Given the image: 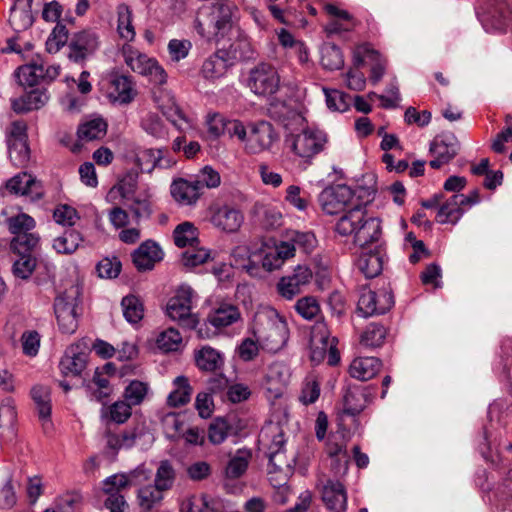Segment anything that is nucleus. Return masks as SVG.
<instances>
[{"mask_svg": "<svg viewBox=\"0 0 512 512\" xmlns=\"http://www.w3.org/2000/svg\"><path fill=\"white\" fill-rule=\"evenodd\" d=\"M315 244L316 239L313 234L292 231L287 233L286 240L268 239L264 241L257 255L262 268L267 272H272L280 269L287 260L293 258L297 248L309 253L314 249Z\"/></svg>", "mask_w": 512, "mask_h": 512, "instance_id": "1", "label": "nucleus"}, {"mask_svg": "<svg viewBox=\"0 0 512 512\" xmlns=\"http://www.w3.org/2000/svg\"><path fill=\"white\" fill-rule=\"evenodd\" d=\"M233 5L218 3L201 7L195 19L197 33L207 41L219 43L228 38L234 30Z\"/></svg>", "mask_w": 512, "mask_h": 512, "instance_id": "2", "label": "nucleus"}, {"mask_svg": "<svg viewBox=\"0 0 512 512\" xmlns=\"http://www.w3.org/2000/svg\"><path fill=\"white\" fill-rule=\"evenodd\" d=\"M255 321V334L263 350L276 353L285 347L289 339V328L284 315L268 307L257 313Z\"/></svg>", "mask_w": 512, "mask_h": 512, "instance_id": "3", "label": "nucleus"}, {"mask_svg": "<svg viewBox=\"0 0 512 512\" xmlns=\"http://www.w3.org/2000/svg\"><path fill=\"white\" fill-rule=\"evenodd\" d=\"M232 132L244 153L257 155L269 150L277 140V134L269 122L250 123L247 127L241 121L232 127Z\"/></svg>", "mask_w": 512, "mask_h": 512, "instance_id": "4", "label": "nucleus"}, {"mask_svg": "<svg viewBox=\"0 0 512 512\" xmlns=\"http://www.w3.org/2000/svg\"><path fill=\"white\" fill-rule=\"evenodd\" d=\"M80 288L77 285H71L54 302V312L59 329L64 334H73L79 323V317L82 313Z\"/></svg>", "mask_w": 512, "mask_h": 512, "instance_id": "5", "label": "nucleus"}, {"mask_svg": "<svg viewBox=\"0 0 512 512\" xmlns=\"http://www.w3.org/2000/svg\"><path fill=\"white\" fill-rule=\"evenodd\" d=\"M120 53L125 64L133 72L148 77L154 85L166 84L168 75L157 59L140 52L131 43H124Z\"/></svg>", "mask_w": 512, "mask_h": 512, "instance_id": "6", "label": "nucleus"}, {"mask_svg": "<svg viewBox=\"0 0 512 512\" xmlns=\"http://www.w3.org/2000/svg\"><path fill=\"white\" fill-rule=\"evenodd\" d=\"M100 90L110 103L119 105L130 104L138 95L133 77L116 69L102 78Z\"/></svg>", "mask_w": 512, "mask_h": 512, "instance_id": "7", "label": "nucleus"}, {"mask_svg": "<svg viewBox=\"0 0 512 512\" xmlns=\"http://www.w3.org/2000/svg\"><path fill=\"white\" fill-rule=\"evenodd\" d=\"M246 84L255 95L268 97L279 91L281 76L273 64L260 62L250 69Z\"/></svg>", "mask_w": 512, "mask_h": 512, "instance_id": "8", "label": "nucleus"}, {"mask_svg": "<svg viewBox=\"0 0 512 512\" xmlns=\"http://www.w3.org/2000/svg\"><path fill=\"white\" fill-rule=\"evenodd\" d=\"M310 358L315 363H320L327 357L330 366H335L340 361L337 349V340L331 337L324 322H317L311 331Z\"/></svg>", "mask_w": 512, "mask_h": 512, "instance_id": "9", "label": "nucleus"}, {"mask_svg": "<svg viewBox=\"0 0 512 512\" xmlns=\"http://www.w3.org/2000/svg\"><path fill=\"white\" fill-rule=\"evenodd\" d=\"M27 130V123L24 120L13 121L7 128L9 158L13 165L19 168L27 167L31 160Z\"/></svg>", "mask_w": 512, "mask_h": 512, "instance_id": "10", "label": "nucleus"}, {"mask_svg": "<svg viewBox=\"0 0 512 512\" xmlns=\"http://www.w3.org/2000/svg\"><path fill=\"white\" fill-rule=\"evenodd\" d=\"M360 202L354 190L347 185H335L325 188L319 195V203L324 213L335 215L345 213Z\"/></svg>", "mask_w": 512, "mask_h": 512, "instance_id": "11", "label": "nucleus"}, {"mask_svg": "<svg viewBox=\"0 0 512 512\" xmlns=\"http://www.w3.org/2000/svg\"><path fill=\"white\" fill-rule=\"evenodd\" d=\"M206 219L215 229L224 233H234L240 229L244 215L234 205L215 202L207 208Z\"/></svg>", "mask_w": 512, "mask_h": 512, "instance_id": "12", "label": "nucleus"}, {"mask_svg": "<svg viewBox=\"0 0 512 512\" xmlns=\"http://www.w3.org/2000/svg\"><path fill=\"white\" fill-rule=\"evenodd\" d=\"M352 62L356 67L369 66V80L376 84L384 76L387 59L369 42L355 45L352 51Z\"/></svg>", "mask_w": 512, "mask_h": 512, "instance_id": "13", "label": "nucleus"}, {"mask_svg": "<svg viewBox=\"0 0 512 512\" xmlns=\"http://www.w3.org/2000/svg\"><path fill=\"white\" fill-rule=\"evenodd\" d=\"M192 298L193 290L190 287H180L166 306V313L170 319L191 329L196 328L198 324L197 315L192 313Z\"/></svg>", "mask_w": 512, "mask_h": 512, "instance_id": "14", "label": "nucleus"}, {"mask_svg": "<svg viewBox=\"0 0 512 512\" xmlns=\"http://www.w3.org/2000/svg\"><path fill=\"white\" fill-rule=\"evenodd\" d=\"M394 305V296L388 287L371 289L363 287L358 299L357 308L365 317L384 314Z\"/></svg>", "mask_w": 512, "mask_h": 512, "instance_id": "15", "label": "nucleus"}, {"mask_svg": "<svg viewBox=\"0 0 512 512\" xmlns=\"http://www.w3.org/2000/svg\"><path fill=\"white\" fill-rule=\"evenodd\" d=\"M326 142V135L322 131L306 128L291 137V149L298 157L309 160L324 150Z\"/></svg>", "mask_w": 512, "mask_h": 512, "instance_id": "16", "label": "nucleus"}, {"mask_svg": "<svg viewBox=\"0 0 512 512\" xmlns=\"http://www.w3.org/2000/svg\"><path fill=\"white\" fill-rule=\"evenodd\" d=\"M323 9L329 17V21L325 26V32L327 34L352 32L360 24V21L357 20L350 12L338 7L337 5L325 4Z\"/></svg>", "mask_w": 512, "mask_h": 512, "instance_id": "17", "label": "nucleus"}, {"mask_svg": "<svg viewBox=\"0 0 512 512\" xmlns=\"http://www.w3.org/2000/svg\"><path fill=\"white\" fill-rule=\"evenodd\" d=\"M312 271L307 266L299 265L292 275L282 277L277 283V292L283 298L291 300L300 293L301 287L312 279Z\"/></svg>", "mask_w": 512, "mask_h": 512, "instance_id": "18", "label": "nucleus"}, {"mask_svg": "<svg viewBox=\"0 0 512 512\" xmlns=\"http://www.w3.org/2000/svg\"><path fill=\"white\" fill-rule=\"evenodd\" d=\"M6 188L11 193L28 196L33 201L40 200L44 196L41 182L26 172L19 173L8 180Z\"/></svg>", "mask_w": 512, "mask_h": 512, "instance_id": "19", "label": "nucleus"}, {"mask_svg": "<svg viewBox=\"0 0 512 512\" xmlns=\"http://www.w3.org/2000/svg\"><path fill=\"white\" fill-rule=\"evenodd\" d=\"M170 193L180 205H194L202 195V182L184 178L175 179L170 186Z\"/></svg>", "mask_w": 512, "mask_h": 512, "instance_id": "20", "label": "nucleus"}, {"mask_svg": "<svg viewBox=\"0 0 512 512\" xmlns=\"http://www.w3.org/2000/svg\"><path fill=\"white\" fill-rule=\"evenodd\" d=\"M99 46L95 33L84 30L73 35L69 43V58L75 62L83 61Z\"/></svg>", "mask_w": 512, "mask_h": 512, "instance_id": "21", "label": "nucleus"}, {"mask_svg": "<svg viewBox=\"0 0 512 512\" xmlns=\"http://www.w3.org/2000/svg\"><path fill=\"white\" fill-rule=\"evenodd\" d=\"M367 215L364 206L358 202L338 219L335 224V232L342 237L353 238Z\"/></svg>", "mask_w": 512, "mask_h": 512, "instance_id": "22", "label": "nucleus"}, {"mask_svg": "<svg viewBox=\"0 0 512 512\" xmlns=\"http://www.w3.org/2000/svg\"><path fill=\"white\" fill-rule=\"evenodd\" d=\"M227 56L228 52L224 49H219L210 55L202 64L200 70L202 77L212 82L224 77L231 66Z\"/></svg>", "mask_w": 512, "mask_h": 512, "instance_id": "23", "label": "nucleus"}, {"mask_svg": "<svg viewBox=\"0 0 512 512\" xmlns=\"http://www.w3.org/2000/svg\"><path fill=\"white\" fill-rule=\"evenodd\" d=\"M154 102L163 115L175 126H179L182 121H186L185 115L176 104L173 95L166 89L161 87L155 89Z\"/></svg>", "mask_w": 512, "mask_h": 512, "instance_id": "24", "label": "nucleus"}, {"mask_svg": "<svg viewBox=\"0 0 512 512\" xmlns=\"http://www.w3.org/2000/svg\"><path fill=\"white\" fill-rule=\"evenodd\" d=\"M161 259L162 250L153 241L143 242L132 254L133 264L139 271L151 270Z\"/></svg>", "mask_w": 512, "mask_h": 512, "instance_id": "25", "label": "nucleus"}, {"mask_svg": "<svg viewBox=\"0 0 512 512\" xmlns=\"http://www.w3.org/2000/svg\"><path fill=\"white\" fill-rule=\"evenodd\" d=\"M221 499L208 494L192 495L186 498L180 506V512H223Z\"/></svg>", "mask_w": 512, "mask_h": 512, "instance_id": "26", "label": "nucleus"}, {"mask_svg": "<svg viewBox=\"0 0 512 512\" xmlns=\"http://www.w3.org/2000/svg\"><path fill=\"white\" fill-rule=\"evenodd\" d=\"M322 500L333 512H343L347 505L345 488L339 481L328 480L322 488Z\"/></svg>", "mask_w": 512, "mask_h": 512, "instance_id": "27", "label": "nucleus"}, {"mask_svg": "<svg viewBox=\"0 0 512 512\" xmlns=\"http://www.w3.org/2000/svg\"><path fill=\"white\" fill-rule=\"evenodd\" d=\"M164 151L153 148H137L131 152L129 160L142 173H151L163 159Z\"/></svg>", "mask_w": 512, "mask_h": 512, "instance_id": "28", "label": "nucleus"}, {"mask_svg": "<svg viewBox=\"0 0 512 512\" xmlns=\"http://www.w3.org/2000/svg\"><path fill=\"white\" fill-rule=\"evenodd\" d=\"M382 362L376 357H357L349 366V375L360 381L374 378L381 370Z\"/></svg>", "mask_w": 512, "mask_h": 512, "instance_id": "29", "label": "nucleus"}, {"mask_svg": "<svg viewBox=\"0 0 512 512\" xmlns=\"http://www.w3.org/2000/svg\"><path fill=\"white\" fill-rule=\"evenodd\" d=\"M49 100L44 89H33L11 101V107L16 113H26L42 108Z\"/></svg>", "mask_w": 512, "mask_h": 512, "instance_id": "30", "label": "nucleus"}, {"mask_svg": "<svg viewBox=\"0 0 512 512\" xmlns=\"http://www.w3.org/2000/svg\"><path fill=\"white\" fill-rule=\"evenodd\" d=\"M359 227L353 237L354 244L364 248L378 242L381 238L382 227L381 221L378 218L367 215L364 222Z\"/></svg>", "mask_w": 512, "mask_h": 512, "instance_id": "31", "label": "nucleus"}, {"mask_svg": "<svg viewBox=\"0 0 512 512\" xmlns=\"http://www.w3.org/2000/svg\"><path fill=\"white\" fill-rule=\"evenodd\" d=\"M193 387L186 376H177L172 381V390L168 394L166 404L171 408H180L187 405L192 397Z\"/></svg>", "mask_w": 512, "mask_h": 512, "instance_id": "32", "label": "nucleus"}, {"mask_svg": "<svg viewBox=\"0 0 512 512\" xmlns=\"http://www.w3.org/2000/svg\"><path fill=\"white\" fill-rule=\"evenodd\" d=\"M457 152L458 143L435 139L430 145L432 159L429 164L433 169H439L448 164L457 155Z\"/></svg>", "mask_w": 512, "mask_h": 512, "instance_id": "33", "label": "nucleus"}, {"mask_svg": "<svg viewBox=\"0 0 512 512\" xmlns=\"http://www.w3.org/2000/svg\"><path fill=\"white\" fill-rule=\"evenodd\" d=\"M241 317L237 306L220 303L207 316V322L216 328H224L236 323Z\"/></svg>", "mask_w": 512, "mask_h": 512, "instance_id": "34", "label": "nucleus"}, {"mask_svg": "<svg viewBox=\"0 0 512 512\" xmlns=\"http://www.w3.org/2000/svg\"><path fill=\"white\" fill-rule=\"evenodd\" d=\"M117 15V33L125 41L131 43L136 37V30L133 24V10L125 3H120L116 7Z\"/></svg>", "mask_w": 512, "mask_h": 512, "instance_id": "35", "label": "nucleus"}, {"mask_svg": "<svg viewBox=\"0 0 512 512\" xmlns=\"http://www.w3.org/2000/svg\"><path fill=\"white\" fill-rule=\"evenodd\" d=\"M259 441L271 455H275L283 449L286 439L282 427L277 423H270L261 429Z\"/></svg>", "mask_w": 512, "mask_h": 512, "instance_id": "36", "label": "nucleus"}, {"mask_svg": "<svg viewBox=\"0 0 512 512\" xmlns=\"http://www.w3.org/2000/svg\"><path fill=\"white\" fill-rule=\"evenodd\" d=\"M196 366L206 372H215L224 365L222 354L211 346H203L194 354Z\"/></svg>", "mask_w": 512, "mask_h": 512, "instance_id": "37", "label": "nucleus"}, {"mask_svg": "<svg viewBox=\"0 0 512 512\" xmlns=\"http://www.w3.org/2000/svg\"><path fill=\"white\" fill-rule=\"evenodd\" d=\"M344 412L349 415L361 413L369 403L365 387H349L344 394Z\"/></svg>", "mask_w": 512, "mask_h": 512, "instance_id": "38", "label": "nucleus"}, {"mask_svg": "<svg viewBox=\"0 0 512 512\" xmlns=\"http://www.w3.org/2000/svg\"><path fill=\"white\" fill-rule=\"evenodd\" d=\"M463 208L458 194L452 195L445 201H441L436 214V221L441 224H455L462 216Z\"/></svg>", "mask_w": 512, "mask_h": 512, "instance_id": "39", "label": "nucleus"}, {"mask_svg": "<svg viewBox=\"0 0 512 512\" xmlns=\"http://www.w3.org/2000/svg\"><path fill=\"white\" fill-rule=\"evenodd\" d=\"M236 123H241V120L227 119L220 113L208 114L206 118L207 132L213 138H219L225 133H227L230 138H235L232 127Z\"/></svg>", "mask_w": 512, "mask_h": 512, "instance_id": "40", "label": "nucleus"}, {"mask_svg": "<svg viewBox=\"0 0 512 512\" xmlns=\"http://www.w3.org/2000/svg\"><path fill=\"white\" fill-rule=\"evenodd\" d=\"M265 385L270 392L281 393L288 381V370L279 362L269 365L264 377Z\"/></svg>", "mask_w": 512, "mask_h": 512, "instance_id": "41", "label": "nucleus"}, {"mask_svg": "<svg viewBox=\"0 0 512 512\" xmlns=\"http://www.w3.org/2000/svg\"><path fill=\"white\" fill-rule=\"evenodd\" d=\"M86 355L78 353L70 348L62 357L59 363V369L64 376H79L86 368Z\"/></svg>", "mask_w": 512, "mask_h": 512, "instance_id": "42", "label": "nucleus"}, {"mask_svg": "<svg viewBox=\"0 0 512 512\" xmlns=\"http://www.w3.org/2000/svg\"><path fill=\"white\" fill-rule=\"evenodd\" d=\"M357 267L367 278L376 277L383 269V255L379 250L362 252L357 260Z\"/></svg>", "mask_w": 512, "mask_h": 512, "instance_id": "43", "label": "nucleus"}, {"mask_svg": "<svg viewBox=\"0 0 512 512\" xmlns=\"http://www.w3.org/2000/svg\"><path fill=\"white\" fill-rule=\"evenodd\" d=\"M388 333V327L381 323L372 322L362 332L360 343L367 348L381 347L386 342Z\"/></svg>", "mask_w": 512, "mask_h": 512, "instance_id": "44", "label": "nucleus"}, {"mask_svg": "<svg viewBox=\"0 0 512 512\" xmlns=\"http://www.w3.org/2000/svg\"><path fill=\"white\" fill-rule=\"evenodd\" d=\"M174 243L179 248H185L199 244L198 228L189 221L178 224L173 231Z\"/></svg>", "mask_w": 512, "mask_h": 512, "instance_id": "45", "label": "nucleus"}, {"mask_svg": "<svg viewBox=\"0 0 512 512\" xmlns=\"http://www.w3.org/2000/svg\"><path fill=\"white\" fill-rule=\"evenodd\" d=\"M40 236L37 233L29 232L14 236L9 243L10 251L15 255H32V252L39 246Z\"/></svg>", "mask_w": 512, "mask_h": 512, "instance_id": "46", "label": "nucleus"}, {"mask_svg": "<svg viewBox=\"0 0 512 512\" xmlns=\"http://www.w3.org/2000/svg\"><path fill=\"white\" fill-rule=\"evenodd\" d=\"M106 133L107 123L101 118L86 121L80 124L77 130L78 138L85 142L101 139Z\"/></svg>", "mask_w": 512, "mask_h": 512, "instance_id": "47", "label": "nucleus"}, {"mask_svg": "<svg viewBox=\"0 0 512 512\" xmlns=\"http://www.w3.org/2000/svg\"><path fill=\"white\" fill-rule=\"evenodd\" d=\"M164 499V493L155 485H146L137 492V501L140 508L145 512H150L153 508L159 506Z\"/></svg>", "mask_w": 512, "mask_h": 512, "instance_id": "48", "label": "nucleus"}, {"mask_svg": "<svg viewBox=\"0 0 512 512\" xmlns=\"http://www.w3.org/2000/svg\"><path fill=\"white\" fill-rule=\"evenodd\" d=\"M132 407L124 399L117 400L103 411L102 417L108 422L124 424L132 416Z\"/></svg>", "mask_w": 512, "mask_h": 512, "instance_id": "49", "label": "nucleus"}, {"mask_svg": "<svg viewBox=\"0 0 512 512\" xmlns=\"http://www.w3.org/2000/svg\"><path fill=\"white\" fill-rule=\"evenodd\" d=\"M82 242L83 237L80 232L69 230L54 239L53 248L60 254H72L79 248Z\"/></svg>", "mask_w": 512, "mask_h": 512, "instance_id": "50", "label": "nucleus"}, {"mask_svg": "<svg viewBox=\"0 0 512 512\" xmlns=\"http://www.w3.org/2000/svg\"><path fill=\"white\" fill-rule=\"evenodd\" d=\"M254 214L260 225L267 230L275 229L282 223L281 213L269 205L256 204Z\"/></svg>", "mask_w": 512, "mask_h": 512, "instance_id": "51", "label": "nucleus"}, {"mask_svg": "<svg viewBox=\"0 0 512 512\" xmlns=\"http://www.w3.org/2000/svg\"><path fill=\"white\" fill-rule=\"evenodd\" d=\"M43 76L44 66L42 64L22 65L16 71V77L22 86H35L42 81Z\"/></svg>", "mask_w": 512, "mask_h": 512, "instance_id": "52", "label": "nucleus"}, {"mask_svg": "<svg viewBox=\"0 0 512 512\" xmlns=\"http://www.w3.org/2000/svg\"><path fill=\"white\" fill-rule=\"evenodd\" d=\"M133 474L117 473L103 482V492L106 495H123L132 485Z\"/></svg>", "mask_w": 512, "mask_h": 512, "instance_id": "53", "label": "nucleus"}, {"mask_svg": "<svg viewBox=\"0 0 512 512\" xmlns=\"http://www.w3.org/2000/svg\"><path fill=\"white\" fill-rule=\"evenodd\" d=\"M155 344L163 352H174L182 347L183 339L177 329L167 328L157 335Z\"/></svg>", "mask_w": 512, "mask_h": 512, "instance_id": "54", "label": "nucleus"}, {"mask_svg": "<svg viewBox=\"0 0 512 512\" xmlns=\"http://www.w3.org/2000/svg\"><path fill=\"white\" fill-rule=\"evenodd\" d=\"M149 392V385L140 380H132L124 389L123 399L131 406L141 405Z\"/></svg>", "mask_w": 512, "mask_h": 512, "instance_id": "55", "label": "nucleus"}, {"mask_svg": "<svg viewBox=\"0 0 512 512\" xmlns=\"http://www.w3.org/2000/svg\"><path fill=\"white\" fill-rule=\"evenodd\" d=\"M8 231L18 236L24 233L31 232L36 227V221L33 217L26 213H18L6 219Z\"/></svg>", "mask_w": 512, "mask_h": 512, "instance_id": "56", "label": "nucleus"}, {"mask_svg": "<svg viewBox=\"0 0 512 512\" xmlns=\"http://www.w3.org/2000/svg\"><path fill=\"white\" fill-rule=\"evenodd\" d=\"M121 305L123 315L128 322L136 324L142 320L144 316V305L139 297L127 295L122 299Z\"/></svg>", "mask_w": 512, "mask_h": 512, "instance_id": "57", "label": "nucleus"}, {"mask_svg": "<svg viewBox=\"0 0 512 512\" xmlns=\"http://www.w3.org/2000/svg\"><path fill=\"white\" fill-rule=\"evenodd\" d=\"M250 459L251 454L249 452L242 450L237 451L226 466V477L229 479L240 478L246 472Z\"/></svg>", "mask_w": 512, "mask_h": 512, "instance_id": "58", "label": "nucleus"}, {"mask_svg": "<svg viewBox=\"0 0 512 512\" xmlns=\"http://www.w3.org/2000/svg\"><path fill=\"white\" fill-rule=\"evenodd\" d=\"M175 477L172 465L168 461H162L157 468L154 485L164 493L172 488Z\"/></svg>", "mask_w": 512, "mask_h": 512, "instance_id": "59", "label": "nucleus"}, {"mask_svg": "<svg viewBox=\"0 0 512 512\" xmlns=\"http://www.w3.org/2000/svg\"><path fill=\"white\" fill-rule=\"evenodd\" d=\"M19 259L13 263L12 273L16 278L29 279L37 266V259L33 255H18Z\"/></svg>", "mask_w": 512, "mask_h": 512, "instance_id": "60", "label": "nucleus"}, {"mask_svg": "<svg viewBox=\"0 0 512 512\" xmlns=\"http://www.w3.org/2000/svg\"><path fill=\"white\" fill-rule=\"evenodd\" d=\"M53 219L59 225L72 227L80 220V215L71 205L58 204L53 211Z\"/></svg>", "mask_w": 512, "mask_h": 512, "instance_id": "61", "label": "nucleus"}, {"mask_svg": "<svg viewBox=\"0 0 512 512\" xmlns=\"http://www.w3.org/2000/svg\"><path fill=\"white\" fill-rule=\"evenodd\" d=\"M320 381L315 375H308L302 385L300 401L304 405L315 403L320 396Z\"/></svg>", "mask_w": 512, "mask_h": 512, "instance_id": "62", "label": "nucleus"}, {"mask_svg": "<svg viewBox=\"0 0 512 512\" xmlns=\"http://www.w3.org/2000/svg\"><path fill=\"white\" fill-rule=\"evenodd\" d=\"M199 244L188 247L182 254V263L186 267H196L202 265L210 258L207 249L199 247Z\"/></svg>", "mask_w": 512, "mask_h": 512, "instance_id": "63", "label": "nucleus"}, {"mask_svg": "<svg viewBox=\"0 0 512 512\" xmlns=\"http://www.w3.org/2000/svg\"><path fill=\"white\" fill-rule=\"evenodd\" d=\"M325 451L330 458L335 459L338 463L343 462L344 468L347 469L350 457L343 439L338 441L336 438L330 437L326 442Z\"/></svg>", "mask_w": 512, "mask_h": 512, "instance_id": "64", "label": "nucleus"}]
</instances>
